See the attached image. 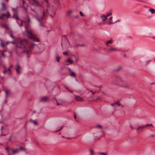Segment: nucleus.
Listing matches in <instances>:
<instances>
[{
    "label": "nucleus",
    "instance_id": "393cba45",
    "mask_svg": "<svg viewBox=\"0 0 155 155\" xmlns=\"http://www.w3.org/2000/svg\"><path fill=\"white\" fill-rule=\"evenodd\" d=\"M71 75L74 77H75L76 76L75 73L73 72H71Z\"/></svg>",
    "mask_w": 155,
    "mask_h": 155
},
{
    "label": "nucleus",
    "instance_id": "bf43d9fd",
    "mask_svg": "<svg viewBox=\"0 0 155 155\" xmlns=\"http://www.w3.org/2000/svg\"><path fill=\"white\" fill-rule=\"evenodd\" d=\"M65 88L68 90L69 91V89L66 86H65Z\"/></svg>",
    "mask_w": 155,
    "mask_h": 155
},
{
    "label": "nucleus",
    "instance_id": "6e6d98bb",
    "mask_svg": "<svg viewBox=\"0 0 155 155\" xmlns=\"http://www.w3.org/2000/svg\"><path fill=\"white\" fill-rule=\"evenodd\" d=\"M112 17H110L109 18V20H110V21H112Z\"/></svg>",
    "mask_w": 155,
    "mask_h": 155
},
{
    "label": "nucleus",
    "instance_id": "0eeeda50",
    "mask_svg": "<svg viewBox=\"0 0 155 155\" xmlns=\"http://www.w3.org/2000/svg\"><path fill=\"white\" fill-rule=\"evenodd\" d=\"M120 51V50L117 49V48L112 47H111L109 48L108 49L107 51V52L109 53H110L113 51Z\"/></svg>",
    "mask_w": 155,
    "mask_h": 155
},
{
    "label": "nucleus",
    "instance_id": "5fc2aeb1",
    "mask_svg": "<svg viewBox=\"0 0 155 155\" xmlns=\"http://www.w3.org/2000/svg\"><path fill=\"white\" fill-rule=\"evenodd\" d=\"M74 118L75 119H76V114H75L74 113Z\"/></svg>",
    "mask_w": 155,
    "mask_h": 155
},
{
    "label": "nucleus",
    "instance_id": "f3484780",
    "mask_svg": "<svg viewBox=\"0 0 155 155\" xmlns=\"http://www.w3.org/2000/svg\"><path fill=\"white\" fill-rule=\"evenodd\" d=\"M75 99L79 101H81L83 100L82 98L80 97L79 96H76L75 97Z\"/></svg>",
    "mask_w": 155,
    "mask_h": 155
},
{
    "label": "nucleus",
    "instance_id": "e2e57ef3",
    "mask_svg": "<svg viewBox=\"0 0 155 155\" xmlns=\"http://www.w3.org/2000/svg\"><path fill=\"white\" fill-rule=\"evenodd\" d=\"M12 51H10L9 53L10 54V56L11 57L12 56Z\"/></svg>",
    "mask_w": 155,
    "mask_h": 155
},
{
    "label": "nucleus",
    "instance_id": "5701e85b",
    "mask_svg": "<svg viewBox=\"0 0 155 155\" xmlns=\"http://www.w3.org/2000/svg\"><path fill=\"white\" fill-rule=\"evenodd\" d=\"M72 10H70L68 11L67 13V15L68 16H69L70 15V14L72 12Z\"/></svg>",
    "mask_w": 155,
    "mask_h": 155
},
{
    "label": "nucleus",
    "instance_id": "b1692460",
    "mask_svg": "<svg viewBox=\"0 0 155 155\" xmlns=\"http://www.w3.org/2000/svg\"><path fill=\"white\" fill-rule=\"evenodd\" d=\"M30 121L31 122H32L34 124H35V125H37L38 124L37 123L35 120H30Z\"/></svg>",
    "mask_w": 155,
    "mask_h": 155
},
{
    "label": "nucleus",
    "instance_id": "4be33fe9",
    "mask_svg": "<svg viewBox=\"0 0 155 155\" xmlns=\"http://www.w3.org/2000/svg\"><path fill=\"white\" fill-rule=\"evenodd\" d=\"M149 12H151V13L152 14H153V13H154V12H155V10L154 9H150L149 10Z\"/></svg>",
    "mask_w": 155,
    "mask_h": 155
},
{
    "label": "nucleus",
    "instance_id": "37998d69",
    "mask_svg": "<svg viewBox=\"0 0 155 155\" xmlns=\"http://www.w3.org/2000/svg\"><path fill=\"white\" fill-rule=\"evenodd\" d=\"M3 68L4 70V69H7V68H6V65H3Z\"/></svg>",
    "mask_w": 155,
    "mask_h": 155
},
{
    "label": "nucleus",
    "instance_id": "a211bd4d",
    "mask_svg": "<svg viewBox=\"0 0 155 155\" xmlns=\"http://www.w3.org/2000/svg\"><path fill=\"white\" fill-rule=\"evenodd\" d=\"M36 19L39 22H40V26H42V27H44V25H43L41 22V21H40V20L39 19V18L37 17L36 18Z\"/></svg>",
    "mask_w": 155,
    "mask_h": 155
},
{
    "label": "nucleus",
    "instance_id": "2f4dec72",
    "mask_svg": "<svg viewBox=\"0 0 155 155\" xmlns=\"http://www.w3.org/2000/svg\"><path fill=\"white\" fill-rule=\"evenodd\" d=\"M8 72V70L7 69H4V71H3V73L5 74L6 73H7Z\"/></svg>",
    "mask_w": 155,
    "mask_h": 155
},
{
    "label": "nucleus",
    "instance_id": "f8f14e48",
    "mask_svg": "<svg viewBox=\"0 0 155 155\" xmlns=\"http://www.w3.org/2000/svg\"><path fill=\"white\" fill-rule=\"evenodd\" d=\"M2 4V8L1 9L2 11H4L6 10V7L5 4V3L2 2L1 4Z\"/></svg>",
    "mask_w": 155,
    "mask_h": 155
},
{
    "label": "nucleus",
    "instance_id": "0e129e2a",
    "mask_svg": "<svg viewBox=\"0 0 155 155\" xmlns=\"http://www.w3.org/2000/svg\"><path fill=\"white\" fill-rule=\"evenodd\" d=\"M120 19H118L116 22H115V23L119 22V21H120Z\"/></svg>",
    "mask_w": 155,
    "mask_h": 155
},
{
    "label": "nucleus",
    "instance_id": "bb28decb",
    "mask_svg": "<svg viewBox=\"0 0 155 155\" xmlns=\"http://www.w3.org/2000/svg\"><path fill=\"white\" fill-rule=\"evenodd\" d=\"M56 58L57 61L59 62V59H60V58L57 56H56Z\"/></svg>",
    "mask_w": 155,
    "mask_h": 155
},
{
    "label": "nucleus",
    "instance_id": "79ce46f5",
    "mask_svg": "<svg viewBox=\"0 0 155 155\" xmlns=\"http://www.w3.org/2000/svg\"><path fill=\"white\" fill-rule=\"evenodd\" d=\"M63 54L65 55H68V53L67 52H63Z\"/></svg>",
    "mask_w": 155,
    "mask_h": 155
},
{
    "label": "nucleus",
    "instance_id": "603ef678",
    "mask_svg": "<svg viewBox=\"0 0 155 155\" xmlns=\"http://www.w3.org/2000/svg\"><path fill=\"white\" fill-rule=\"evenodd\" d=\"M9 43H10V41H7L6 43V45H8V44Z\"/></svg>",
    "mask_w": 155,
    "mask_h": 155
},
{
    "label": "nucleus",
    "instance_id": "052dcab7",
    "mask_svg": "<svg viewBox=\"0 0 155 155\" xmlns=\"http://www.w3.org/2000/svg\"><path fill=\"white\" fill-rule=\"evenodd\" d=\"M91 91L92 92V93L93 95H94L95 93V92H94L93 91Z\"/></svg>",
    "mask_w": 155,
    "mask_h": 155
},
{
    "label": "nucleus",
    "instance_id": "f704fd0d",
    "mask_svg": "<svg viewBox=\"0 0 155 155\" xmlns=\"http://www.w3.org/2000/svg\"><path fill=\"white\" fill-rule=\"evenodd\" d=\"M149 137H155V134H152L151 135H150L149 136Z\"/></svg>",
    "mask_w": 155,
    "mask_h": 155
},
{
    "label": "nucleus",
    "instance_id": "c9c22d12",
    "mask_svg": "<svg viewBox=\"0 0 155 155\" xmlns=\"http://www.w3.org/2000/svg\"><path fill=\"white\" fill-rule=\"evenodd\" d=\"M6 150L8 152V155H10V154L9 153L8 148V147H6L5 148Z\"/></svg>",
    "mask_w": 155,
    "mask_h": 155
},
{
    "label": "nucleus",
    "instance_id": "680f3d73",
    "mask_svg": "<svg viewBox=\"0 0 155 155\" xmlns=\"http://www.w3.org/2000/svg\"><path fill=\"white\" fill-rule=\"evenodd\" d=\"M6 135V134H2L1 136H5Z\"/></svg>",
    "mask_w": 155,
    "mask_h": 155
},
{
    "label": "nucleus",
    "instance_id": "c85d7f7f",
    "mask_svg": "<svg viewBox=\"0 0 155 155\" xmlns=\"http://www.w3.org/2000/svg\"><path fill=\"white\" fill-rule=\"evenodd\" d=\"M150 60H147L145 61V64L146 65H147L150 62Z\"/></svg>",
    "mask_w": 155,
    "mask_h": 155
},
{
    "label": "nucleus",
    "instance_id": "ea45409f",
    "mask_svg": "<svg viewBox=\"0 0 155 155\" xmlns=\"http://www.w3.org/2000/svg\"><path fill=\"white\" fill-rule=\"evenodd\" d=\"M17 149H16L15 150H13V152H12L13 153L15 154V153H16L17 152Z\"/></svg>",
    "mask_w": 155,
    "mask_h": 155
},
{
    "label": "nucleus",
    "instance_id": "774afa93",
    "mask_svg": "<svg viewBox=\"0 0 155 155\" xmlns=\"http://www.w3.org/2000/svg\"><path fill=\"white\" fill-rule=\"evenodd\" d=\"M22 2H23V5H24L25 3V1L24 0H23L22 1Z\"/></svg>",
    "mask_w": 155,
    "mask_h": 155
},
{
    "label": "nucleus",
    "instance_id": "338daca9",
    "mask_svg": "<svg viewBox=\"0 0 155 155\" xmlns=\"http://www.w3.org/2000/svg\"><path fill=\"white\" fill-rule=\"evenodd\" d=\"M13 67V65H10L9 68H12Z\"/></svg>",
    "mask_w": 155,
    "mask_h": 155
},
{
    "label": "nucleus",
    "instance_id": "4d7b16f0",
    "mask_svg": "<svg viewBox=\"0 0 155 155\" xmlns=\"http://www.w3.org/2000/svg\"><path fill=\"white\" fill-rule=\"evenodd\" d=\"M6 51V50H4L2 51H1L2 52L4 53V52H5Z\"/></svg>",
    "mask_w": 155,
    "mask_h": 155
},
{
    "label": "nucleus",
    "instance_id": "20e7f679",
    "mask_svg": "<svg viewBox=\"0 0 155 155\" xmlns=\"http://www.w3.org/2000/svg\"><path fill=\"white\" fill-rule=\"evenodd\" d=\"M46 10L48 13L52 18H53L56 15V10L52 5H48L47 6Z\"/></svg>",
    "mask_w": 155,
    "mask_h": 155
},
{
    "label": "nucleus",
    "instance_id": "6e6552de",
    "mask_svg": "<svg viewBox=\"0 0 155 155\" xmlns=\"http://www.w3.org/2000/svg\"><path fill=\"white\" fill-rule=\"evenodd\" d=\"M7 13H8L7 14H5V13H3L2 15L0 16V18L1 19H2L4 17H5V16H6V18H10V16H11V15L9 13V12H8Z\"/></svg>",
    "mask_w": 155,
    "mask_h": 155
},
{
    "label": "nucleus",
    "instance_id": "9b49d317",
    "mask_svg": "<svg viewBox=\"0 0 155 155\" xmlns=\"http://www.w3.org/2000/svg\"><path fill=\"white\" fill-rule=\"evenodd\" d=\"M17 68H16V70L17 73L20 74L21 73V71H20V69L21 68V67L19 64L18 63H17Z\"/></svg>",
    "mask_w": 155,
    "mask_h": 155
},
{
    "label": "nucleus",
    "instance_id": "c756f323",
    "mask_svg": "<svg viewBox=\"0 0 155 155\" xmlns=\"http://www.w3.org/2000/svg\"><path fill=\"white\" fill-rule=\"evenodd\" d=\"M25 148H24L23 147H21L20 148V151H23L24 150H26Z\"/></svg>",
    "mask_w": 155,
    "mask_h": 155
},
{
    "label": "nucleus",
    "instance_id": "423d86ee",
    "mask_svg": "<svg viewBox=\"0 0 155 155\" xmlns=\"http://www.w3.org/2000/svg\"><path fill=\"white\" fill-rule=\"evenodd\" d=\"M11 17L12 18L16 19L17 20H19L21 21V23L20 24H19V21H17V22L18 24L19 25V26H21L22 25V21L18 17L17 15V13L14 14Z\"/></svg>",
    "mask_w": 155,
    "mask_h": 155
},
{
    "label": "nucleus",
    "instance_id": "58836bf2",
    "mask_svg": "<svg viewBox=\"0 0 155 155\" xmlns=\"http://www.w3.org/2000/svg\"><path fill=\"white\" fill-rule=\"evenodd\" d=\"M63 126H62L61 127V128L60 129H59L58 130H57V131H54V132H57L60 131L63 128Z\"/></svg>",
    "mask_w": 155,
    "mask_h": 155
},
{
    "label": "nucleus",
    "instance_id": "8fccbe9b",
    "mask_svg": "<svg viewBox=\"0 0 155 155\" xmlns=\"http://www.w3.org/2000/svg\"><path fill=\"white\" fill-rule=\"evenodd\" d=\"M66 138L69 139V140H71L72 139L71 137H66Z\"/></svg>",
    "mask_w": 155,
    "mask_h": 155
},
{
    "label": "nucleus",
    "instance_id": "3c124183",
    "mask_svg": "<svg viewBox=\"0 0 155 155\" xmlns=\"http://www.w3.org/2000/svg\"><path fill=\"white\" fill-rule=\"evenodd\" d=\"M90 152L91 154H92L93 153V151L92 150H90Z\"/></svg>",
    "mask_w": 155,
    "mask_h": 155
},
{
    "label": "nucleus",
    "instance_id": "4c0bfd02",
    "mask_svg": "<svg viewBox=\"0 0 155 155\" xmlns=\"http://www.w3.org/2000/svg\"><path fill=\"white\" fill-rule=\"evenodd\" d=\"M101 97H97V98L95 99V101H97V100H101Z\"/></svg>",
    "mask_w": 155,
    "mask_h": 155
},
{
    "label": "nucleus",
    "instance_id": "ddd939ff",
    "mask_svg": "<svg viewBox=\"0 0 155 155\" xmlns=\"http://www.w3.org/2000/svg\"><path fill=\"white\" fill-rule=\"evenodd\" d=\"M66 62H69L70 64H72L73 63V61L71 60L70 58H68L67 60L65 61Z\"/></svg>",
    "mask_w": 155,
    "mask_h": 155
},
{
    "label": "nucleus",
    "instance_id": "1a4fd4ad",
    "mask_svg": "<svg viewBox=\"0 0 155 155\" xmlns=\"http://www.w3.org/2000/svg\"><path fill=\"white\" fill-rule=\"evenodd\" d=\"M40 14L41 15V19H43L44 17L46 15V13L43 9H41L40 12Z\"/></svg>",
    "mask_w": 155,
    "mask_h": 155
},
{
    "label": "nucleus",
    "instance_id": "39448f33",
    "mask_svg": "<svg viewBox=\"0 0 155 155\" xmlns=\"http://www.w3.org/2000/svg\"><path fill=\"white\" fill-rule=\"evenodd\" d=\"M152 126L153 127V126L152 124H147L145 125L139 126L136 129V132L138 133H140L143 130V128H146L147 126Z\"/></svg>",
    "mask_w": 155,
    "mask_h": 155
},
{
    "label": "nucleus",
    "instance_id": "9d476101",
    "mask_svg": "<svg viewBox=\"0 0 155 155\" xmlns=\"http://www.w3.org/2000/svg\"><path fill=\"white\" fill-rule=\"evenodd\" d=\"M48 99V97L47 96L42 97L40 98V102L46 101Z\"/></svg>",
    "mask_w": 155,
    "mask_h": 155
},
{
    "label": "nucleus",
    "instance_id": "6ab92c4d",
    "mask_svg": "<svg viewBox=\"0 0 155 155\" xmlns=\"http://www.w3.org/2000/svg\"><path fill=\"white\" fill-rule=\"evenodd\" d=\"M0 41L1 42L0 46L3 48L5 46V45L3 43V40L1 39H0Z\"/></svg>",
    "mask_w": 155,
    "mask_h": 155
},
{
    "label": "nucleus",
    "instance_id": "473e14b6",
    "mask_svg": "<svg viewBox=\"0 0 155 155\" xmlns=\"http://www.w3.org/2000/svg\"><path fill=\"white\" fill-rule=\"evenodd\" d=\"M107 17H108L112 14V13L110 12H107Z\"/></svg>",
    "mask_w": 155,
    "mask_h": 155
},
{
    "label": "nucleus",
    "instance_id": "de8ad7c7",
    "mask_svg": "<svg viewBox=\"0 0 155 155\" xmlns=\"http://www.w3.org/2000/svg\"><path fill=\"white\" fill-rule=\"evenodd\" d=\"M66 68H68V70L70 72H71V69H70V68H68V67H66Z\"/></svg>",
    "mask_w": 155,
    "mask_h": 155
},
{
    "label": "nucleus",
    "instance_id": "09e8293b",
    "mask_svg": "<svg viewBox=\"0 0 155 155\" xmlns=\"http://www.w3.org/2000/svg\"><path fill=\"white\" fill-rule=\"evenodd\" d=\"M111 105L113 106H116L115 103H114L112 104H111Z\"/></svg>",
    "mask_w": 155,
    "mask_h": 155
},
{
    "label": "nucleus",
    "instance_id": "a19ab883",
    "mask_svg": "<svg viewBox=\"0 0 155 155\" xmlns=\"http://www.w3.org/2000/svg\"><path fill=\"white\" fill-rule=\"evenodd\" d=\"M80 15L82 16H83L84 15V14H83V13L81 12H80Z\"/></svg>",
    "mask_w": 155,
    "mask_h": 155
},
{
    "label": "nucleus",
    "instance_id": "aec40b11",
    "mask_svg": "<svg viewBox=\"0 0 155 155\" xmlns=\"http://www.w3.org/2000/svg\"><path fill=\"white\" fill-rule=\"evenodd\" d=\"M122 68V67L120 66L118 67L115 69V71H119Z\"/></svg>",
    "mask_w": 155,
    "mask_h": 155
},
{
    "label": "nucleus",
    "instance_id": "f257e3e1",
    "mask_svg": "<svg viewBox=\"0 0 155 155\" xmlns=\"http://www.w3.org/2000/svg\"><path fill=\"white\" fill-rule=\"evenodd\" d=\"M25 45H27L30 50H32L34 49H36L38 50V51L40 53L42 52L44 50V48L41 49L39 46L33 43L30 44L28 41L24 38L20 40L19 41V44L16 45L17 48L16 53L18 54L20 53L24 54L26 53L27 54L28 58L30 57V54L28 51H26L27 48Z\"/></svg>",
    "mask_w": 155,
    "mask_h": 155
},
{
    "label": "nucleus",
    "instance_id": "69168bd1",
    "mask_svg": "<svg viewBox=\"0 0 155 155\" xmlns=\"http://www.w3.org/2000/svg\"><path fill=\"white\" fill-rule=\"evenodd\" d=\"M69 91L71 93H72L73 91H71L69 89V91Z\"/></svg>",
    "mask_w": 155,
    "mask_h": 155
},
{
    "label": "nucleus",
    "instance_id": "cd10ccee",
    "mask_svg": "<svg viewBox=\"0 0 155 155\" xmlns=\"http://www.w3.org/2000/svg\"><path fill=\"white\" fill-rule=\"evenodd\" d=\"M1 26L2 27H3V28H5L6 29L7 28H8V26H7L6 25H4V24H2L1 25Z\"/></svg>",
    "mask_w": 155,
    "mask_h": 155
},
{
    "label": "nucleus",
    "instance_id": "f03ea898",
    "mask_svg": "<svg viewBox=\"0 0 155 155\" xmlns=\"http://www.w3.org/2000/svg\"><path fill=\"white\" fill-rule=\"evenodd\" d=\"M111 81L113 84L119 85L123 87L128 88L129 87L128 82L119 77L112 78L111 79Z\"/></svg>",
    "mask_w": 155,
    "mask_h": 155
},
{
    "label": "nucleus",
    "instance_id": "7ed1b4c3",
    "mask_svg": "<svg viewBox=\"0 0 155 155\" xmlns=\"http://www.w3.org/2000/svg\"><path fill=\"white\" fill-rule=\"evenodd\" d=\"M27 18L28 23L25 26V29L27 32V35L29 38L32 39L33 41L39 42L40 41L39 38L35 37L33 34V31L29 24V22L30 21V19L28 16H27Z\"/></svg>",
    "mask_w": 155,
    "mask_h": 155
},
{
    "label": "nucleus",
    "instance_id": "13d9d810",
    "mask_svg": "<svg viewBox=\"0 0 155 155\" xmlns=\"http://www.w3.org/2000/svg\"><path fill=\"white\" fill-rule=\"evenodd\" d=\"M6 98H6L5 97V100L4 101V102H5V103L7 102V99H6Z\"/></svg>",
    "mask_w": 155,
    "mask_h": 155
},
{
    "label": "nucleus",
    "instance_id": "2eb2a0df",
    "mask_svg": "<svg viewBox=\"0 0 155 155\" xmlns=\"http://www.w3.org/2000/svg\"><path fill=\"white\" fill-rule=\"evenodd\" d=\"M5 97L7 98L8 95V94L9 93L10 90H5Z\"/></svg>",
    "mask_w": 155,
    "mask_h": 155
},
{
    "label": "nucleus",
    "instance_id": "c03bdc74",
    "mask_svg": "<svg viewBox=\"0 0 155 155\" xmlns=\"http://www.w3.org/2000/svg\"><path fill=\"white\" fill-rule=\"evenodd\" d=\"M10 36L13 39H14L15 38V37L13 36L12 34H10Z\"/></svg>",
    "mask_w": 155,
    "mask_h": 155
},
{
    "label": "nucleus",
    "instance_id": "864d4df0",
    "mask_svg": "<svg viewBox=\"0 0 155 155\" xmlns=\"http://www.w3.org/2000/svg\"><path fill=\"white\" fill-rule=\"evenodd\" d=\"M2 56L4 57H5V54H4V53H2Z\"/></svg>",
    "mask_w": 155,
    "mask_h": 155
},
{
    "label": "nucleus",
    "instance_id": "a18cd8bd",
    "mask_svg": "<svg viewBox=\"0 0 155 155\" xmlns=\"http://www.w3.org/2000/svg\"><path fill=\"white\" fill-rule=\"evenodd\" d=\"M100 154L103 155H107L106 153H100Z\"/></svg>",
    "mask_w": 155,
    "mask_h": 155
},
{
    "label": "nucleus",
    "instance_id": "dca6fc26",
    "mask_svg": "<svg viewBox=\"0 0 155 155\" xmlns=\"http://www.w3.org/2000/svg\"><path fill=\"white\" fill-rule=\"evenodd\" d=\"M100 16L101 18H102V20L103 21H104L107 19V17H105L104 15H103L102 16L101 15Z\"/></svg>",
    "mask_w": 155,
    "mask_h": 155
},
{
    "label": "nucleus",
    "instance_id": "49530a36",
    "mask_svg": "<svg viewBox=\"0 0 155 155\" xmlns=\"http://www.w3.org/2000/svg\"><path fill=\"white\" fill-rule=\"evenodd\" d=\"M10 43H12L13 44H15V41H10Z\"/></svg>",
    "mask_w": 155,
    "mask_h": 155
},
{
    "label": "nucleus",
    "instance_id": "e433bc0d",
    "mask_svg": "<svg viewBox=\"0 0 155 155\" xmlns=\"http://www.w3.org/2000/svg\"><path fill=\"white\" fill-rule=\"evenodd\" d=\"M31 10L33 11L34 12H35V14H38L37 12L35 11V10L34 9L32 8H31Z\"/></svg>",
    "mask_w": 155,
    "mask_h": 155
},
{
    "label": "nucleus",
    "instance_id": "4468645a",
    "mask_svg": "<svg viewBox=\"0 0 155 155\" xmlns=\"http://www.w3.org/2000/svg\"><path fill=\"white\" fill-rule=\"evenodd\" d=\"M113 40L112 39H111L106 42V45L108 46L109 44H111L113 43Z\"/></svg>",
    "mask_w": 155,
    "mask_h": 155
},
{
    "label": "nucleus",
    "instance_id": "7c9ffc66",
    "mask_svg": "<svg viewBox=\"0 0 155 155\" xmlns=\"http://www.w3.org/2000/svg\"><path fill=\"white\" fill-rule=\"evenodd\" d=\"M96 127L97 128H100V129H102V127L100 125H97L96 126Z\"/></svg>",
    "mask_w": 155,
    "mask_h": 155
},
{
    "label": "nucleus",
    "instance_id": "412c9836",
    "mask_svg": "<svg viewBox=\"0 0 155 155\" xmlns=\"http://www.w3.org/2000/svg\"><path fill=\"white\" fill-rule=\"evenodd\" d=\"M12 10L15 14H16L17 13V9L16 8H12Z\"/></svg>",
    "mask_w": 155,
    "mask_h": 155
},
{
    "label": "nucleus",
    "instance_id": "a878e982",
    "mask_svg": "<svg viewBox=\"0 0 155 155\" xmlns=\"http://www.w3.org/2000/svg\"><path fill=\"white\" fill-rule=\"evenodd\" d=\"M114 103H115L116 105H117L118 106H122L121 104L119 103V101Z\"/></svg>",
    "mask_w": 155,
    "mask_h": 155
},
{
    "label": "nucleus",
    "instance_id": "72a5a7b5",
    "mask_svg": "<svg viewBox=\"0 0 155 155\" xmlns=\"http://www.w3.org/2000/svg\"><path fill=\"white\" fill-rule=\"evenodd\" d=\"M7 70H8V71L9 72V74H10L11 73L10 68H9L8 69H7Z\"/></svg>",
    "mask_w": 155,
    "mask_h": 155
}]
</instances>
